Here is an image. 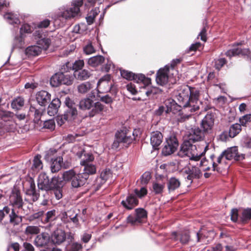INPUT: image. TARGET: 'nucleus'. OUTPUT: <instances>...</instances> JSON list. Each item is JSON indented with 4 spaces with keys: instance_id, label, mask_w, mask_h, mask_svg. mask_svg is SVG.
Here are the masks:
<instances>
[{
    "instance_id": "f257e3e1",
    "label": "nucleus",
    "mask_w": 251,
    "mask_h": 251,
    "mask_svg": "<svg viewBox=\"0 0 251 251\" xmlns=\"http://www.w3.org/2000/svg\"><path fill=\"white\" fill-rule=\"evenodd\" d=\"M175 95L179 106L182 107L178 121L183 122L199 109L200 91L195 87L183 85L177 89Z\"/></svg>"
},
{
    "instance_id": "f03ea898",
    "label": "nucleus",
    "mask_w": 251,
    "mask_h": 251,
    "mask_svg": "<svg viewBox=\"0 0 251 251\" xmlns=\"http://www.w3.org/2000/svg\"><path fill=\"white\" fill-rule=\"evenodd\" d=\"M202 153H199L196 145L192 143L189 140H185L181 145L177 155L180 157H188L191 160L198 161L201 157Z\"/></svg>"
},
{
    "instance_id": "7ed1b4c3",
    "label": "nucleus",
    "mask_w": 251,
    "mask_h": 251,
    "mask_svg": "<svg viewBox=\"0 0 251 251\" xmlns=\"http://www.w3.org/2000/svg\"><path fill=\"white\" fill-rule=\"evenodd\" d=\"M80 109L85 110H91L89 112V115L91 117L96 114L101 113L104 110V105L100 102L94 103L92 100L89 98H86L82 99L79 102Z\"/></svg>"
},
{
    "instance_id": "20e7f679",
    "label": "nucleus",
    "mask_w": 251,
    "mask_h": 251,
    "mask_svg": "<svg viewBox=\"0 0 251 251\" xmlns=\"http://www.w3.org/2000/svg\"><path fill=\"white\" fill-rule=\"evenodd\" d=\"M83 4V0H74L71 7L67 8L60 12L59 16L66 20L70 19L80 14V7Z\"/></svg>"
},
{
    "instance_id": "39448f33",
    "label": "nucleus",
    "mask_w": 251,
    "mask_h": 251,
    "mask_svg": "<svg viewBox=\"0 0 251 251\" xmlns=\"http://www.w3.org/2000/svg\"><path fill=\"white\" fill-rule=\"evenodd\" d=\"M116 139L112 144V148L117 149L121 145L127 147L132 143L133 138L124 131H118L115 135Z\"/></svg>"
},
{
    "instance_id": "423d86ee",
    "label": "nucleus",
    "mask_w": 251,
    "mask_h": 251,
    "mask_svg": "<svg viewBox=\"0 0 251 251\" xmlns=\"http://www.w3.org/2000/svg\"><path fill=\"white\" fill-rule=\"evenodd\" d=\"M120 71L121 76L126 79L134 80L137 83L142 82L144 85L151 83V79L146 77L143 74L135 75L131 72L121 69H120Z\"/></svg>"
},
{
    "instance_id": "0eeeda50",
    "label": "nucleus",
    "mask_w": 251,
    "mask_h": 251,
    "mask_svg": "<svg viewBox=\"0 0 251 251\" xmlns=\"http://www.w3.org/2000/svg\"><path fill=\"white\" fill-rule=\"evenodd\" d=\"M178 146V142L175 135H171L166 139L162 153L165 156H168L173 153Z\"/></svg>"
},
{
    "instance_id": "6e6552de",
    "label": "nucleus",
    "mask_w": 251,
    "mask_h": 251,
    "mask_svg": "<svg viewBox=\"0 0 251 251\" xmlns=\"http://www.w3.org/2000/svg\"><path fill=\"white\" fill-rule=\"evenodd\" d=\"M24 202L19 190H13L9 196V205L15 209H22Z\"/></svg>"
},
{
    "instance_id": "1a4fd4ad",
    "label": "nucleus",
    "mask_w": 251,
    "mask_h": 251,
    "mask_svg": "<svg viewBox=\"0 0 251 251\" xmlns=\"http://www.w3.org/2000/svg\"><path fill=\"white\" fill-rule=\"evenodd\" d=\"M225 157L226 160L234 159L236 161H240L245 159V154L239 153L238 148L236 146L227 148L224 151Z\"/></svg>"
},
{
    "instance_id": "9d476101",
    "label": "nucleus",
    "mask_w": 251,
    "mask_h": 251,
    "mask_svg": "<svg viewBox=\"0 0 251 251\" xmlns=\"http://www.w3.org/2000/svg\"><path fill=\"white\" fill-rule=\"evenodd\" d=\"M215 115L213 113H207L201 122V127L203 132H210L213 127Z\"/></svg>"
},
{
    "instance_id": "9b49d317",
    "label": "nucleus",
    "mask_w": 251,
    "mask_h": 251,
    "mask_svg": "<svg viewBox=\"0 0 251 251\" xmlns=\"http://www.w3.org/2000/svg\"><path fill=\"white\" fill-rule=\"evenodd\" d=\"M184 173L187 175L186 178L192 182L194 178H199L202 176V173L200 169L196 166L187 167L184 168Z\"/></svg>"
},
{
    "instance_id": "f8f14e48",
    "label": "nucleus",
    "mask_w": 251,
    "mask_h": 251,
    "mask_svg": "<svg viewBox=\"0 0 251 251\" xmlns=\"http://www.w3.org/2000/svg\"><path fill=\"white\" fill-rule=\"evenodd\" d=\"M25 195L26 197L25 198V201L29 202H35L38 200L40 194L37 193L36 191L34 182L32 181L30 182V186L29 188L26 189Z\"/></svg>"
},
{
    "instance_id": "ddd939ff",
    "label": "nucleus",
    "mask_w": 251,
    "mask_h": 251,
    "mask_svg": "<svg viewBox=\"0 0 251 251\" xmlns=\"http://www.w3.org/2000/svg\"><path fill=\"white\" fill-rule=\"evenodd\" d=\"M64 103L67 107V109L65 112V117L67 118L68 116H72L74 117L76 116L77 114V104L74 102V100L67 97L65 98Z\"/></svg>"
},
{
    "instance_id": "4468645a",
    "label": "nucleus",
    "mask_w": 251,
    "mask_h": 251,
    "mask_svg": "<svg viewBox=\"0 0 251 251\" xmlns=\"http://www.w3.org/2000/svg\"><path fill=\"white\" fill-rule=\"evenodd\" d=\"M171 71L170 69L167 66L159 69L156 75V81L157 83L161 85L166 84L168 80V74L170 73Z\"/></svg>"
},
{
    "instance_id": "2eb2a0df",
    "label": "nucleus",
    "mask_w": 251,
    "mask_h": 251,
    "mask_svg": "<svg viewBox=\"0 0 251 251\" xmlns=\"http://www.w3.org/2000/svg\"><path fill=\"white\" fill-rule=\"evenodd\" d=\"M139 201L133 194H129L125 200L121 201L122 205L126 209L131 210L138 204Z\"/></svg>"
},
{
    "instance_id": "dca6fc26",
    "label": "nucleus",
    "mask_w": 251,
    "mask_h": 251,
    "mask_svg": "<svg viewBox=\"0 0 251 251\" xmlns=\"http://www.w3.org/2000/svg\"><path fill=\"white\" fill-rule=\"evenodd\" d=\"M36 99L41 106H46L51 100V95L46 91H40L36 95Z\"/></svg>"
},
{
    "instance_id": "f3484780",
    "label": "nucleus",
    "mask_w": 251,
    "mask_h": 251,
    "mask_svg": "<svg viewBox=\"0 0 251 251\" xmlns=\"http://www.w3.org/2000/svg\"><path fill=\"white\" fill-rule=\"evenodd\" d=\"M50 179L45 173H41L38 176V187L42 190H50Z\"/></svg>"
},
{
    "instance_id": "a211bd4d",
    "label": "nucleus",
    "mask_w": 251,
    "mask_h": 251,
    "mask_svg": "<svg viewBox=\"0 0 251 251\" xmlns=\"http://www.w3.org/2000/svg\"><path fill=\"white\" fill-rule=\"evenodd\" d=\"M171 238L175 241L179 240L182 244H186L189 241L190 235L187 231H181L178 233L174 232L172 234Z\"/></svg>"
},
{
    "instance_id": "6ab92c4d",
    "label": "nucleus",
    "mask_w": 251,
    "mask_h": 251,
    "mask_svg": "<svg viewBox=\"0 0 251 251\" xmlns=\"http://www.w3.org/2000/svg\"><path fill=\"white\" fill-rule=\"evenodd\" d=\"M87 175L83 174H76L71 182L73 188H77L83 186L87 182Z\"/></svg>"
},
{
    "instance_id": "aec40b11",
    "label": "nucleus",
    "mask_w": 251,
    "mask_h": 251,
    "mask_svg": "<svg viewBox=\"0 0 251 251\" xmlns=\"http://www.w3.org/2000/svg\"><path fill=\"white\" fill-rule=\"evenodd\" d=\"M151 144L152 148L156 150L162 142L163 135L161 132L158 131H153L151 133Z\"/></svg>"
},
{
    "instance_id": "412c9836",
    "label": "nucleus",
    "mask_w": 251,
    "mask_h": 251,
    "mask_svg": "<svg viewBox=\"0 0 251 251\" xmlns=\"http://www.w3.org/2000/svg\"><path fill=\"white\" fill-rule=\"evenodd\" d=\"M51 240L54 244H60L66 239V234L64 231L57 229L51 235Z\"/></svg>"
},
{
    "instance_id": "4be33fe9",
    "label": "nucleus",
    "mask_w": 251,
    "mask_h": 251,
    "mask_svg": "<svg viewBox=\"0 0 251 251\" xmlns=\"http://www.w3.org/2000/svg\"><path fill=\"white\" fill-rule=\"evenodd\" d=\"M50 240V236L48 233L43 232L38 235L34 240V244L37 247H44L47 245Z\"/></svg>"
},
{
    "instance_id": "5701e85b",
    "label": "nucleus",
    "mask_w": 251,
    "mask_h": 251,
    "mask_svg": "<svg viewBox=\"0 0 251 251\" xmlns=\"http://www.w3.org/2000/svg\"><path fill=\"white\" fill-rule=\"evenodd\" d=\"M225 54L229 58L236 55H240L242 56H246L250 54V50L248 49H242L240 48H236L228 50Z\"/></svg>"
},
{
    "instance_id": "b1692460",
    "label": "nucleus",
    "mask_w": 251,
    "mask_h": 251,
    "mask_svg": "<svg viewBox=\"0 0 251 251\" xmlns=\"http://www.w3.org/2000/svg\"><path fill=\"white\" fill-rule=\"evenodd\" d=\"M60 105L61 101L59 99H53L48 107V114L50 116H54L57 114Z\"/></svg>"
},
{
    "instance_id": "393cba45",
    "label": "nucleus",
    "mask_w": 251,
    "mask_h": 251,
    "mask_svg": "<svg viewBox=\"0 0 251 251\" xmlns=\"http://www.w3.org/2000/svg\"><path fill=\"white\" fill-rule=\"evenodd\" d=\"M11 212L8 213L9 218V223L13 226L19 225L22 222V217L18 214V211L16 209L12 208Z\"/></svg>"
},
{
    "instance_id": "a878e982",
    "label": "nucleus",
    "mask_w": 251,
    "mask_h": 251,
    "mask_svg": "<svg viewBox=\"0 0 251 251\" xmlns=\"http://www.w3.org/2000/svg\"><path fill=\"white\" fill-rule=\"evenodd\" d=\"M77 155L79 158H81L80 164L82 166L91 163L94 159V157L92 153H85L84 151L77 152Z\"/></svg>"
},
{
    "instance_id": "bb28decb",
    "label": "nucleus",
    "mask_w": 251,
    "mask_h": 251,
    "mask_svg": "<svg viewBox=\"0 0 251 251\" xmlns=\"http://www.w3.org/2000/svg\"><path fill=\"white\" fill-rule=\"evenodd\" d=\"M203 130L199 128H195L192 129L188 136V140L191 141H198L204 137Z\"/></svg>"
},
{
    "instance_id": "cd10ccee",
    "label": "nucleus",
    "mask_w": 251,
    "mask_h": 251,
    "mask_svg": "<svg viewBox=\"0 0 251 251\" xmlns=\"http://www.w3.org/2000/svg\"><path fill=\"white\" fill-rule=\"evenodd\" d=\"M63 163V158L58 156L51 159V163L50 166L51 171L52 173H56L59 171Z\"/></svg>"
},
{
    "instance_id": "c85d7f7f",
    "label": "nucleus",
    "mask_w": 251,
    "mask_h": 251,
    "mask_svg": "<svg viewBox=\"0 0 251 251\" xmlns=\"http://www.w3.org/2000/svg\"><path fill=\"white\" fill-rule=\"evenodd\" d=\"M41 52V47L38 46H29L25 50V53L29 57L38 56Z\"/></svg>"
},
{
    "instance_id": "c756f323",
    "label": "nucleus",
    "mask_w": 251,
    "mask_h": 251,
    "mask_svg": "<svg viewBox=\"0 0 251 251\" xmlns=\"http://www.w3.org/2000/svg\"><path fill=\"white\" fill-rule=\"evenodd\" d=\"M64 182L58 176L52 177L50 182V190L57 188H62Z\"/></svg>"
},
{
    "instance_id": "7c9ffc66",
    "label": "nucleus",
    "mask_w": 251,
    "mask_h": 251,
    "mask_svg": "<svg viewBox=\"0 0 251 251\" xmlns=\"http://www.w3.org/2000/svg\"><path fill=\"white\" fill-rule=\"evenodd\" d=\"M180 185L179 180L176 177L170 178L168 182V189L169 192H172L178 188Z\"/></svg>"
},
{
    "instance_id": "2f4dec72",
    "label": "nucleus",
    "mask_w": 251,
    "mask_h": 251,
    "mask_svg": "<svg viewBox=\"0 0 251 251\" xmlns=\"http://www.w3.org/2000/svg\"><path fill=\"white\" fill-rule=\"evenodd\" d=\"M63 73L59 72L55 74L50 79V84L53 87H57L61 84V79L63 78Z\"/></svg>"
},
{
    "instance_id": "473e14b6",
    "label": "nucleus",
    "mask_w": 251,
    "mask_h": 251,
    "mask_svg": "<svg viewBox=\"0 0 251 251\" xmlns=\"http://www.w3.org/2000/svg\"><path fill=\"white\" fill-rule=\"evenodd\" d=\"M104 58L101 55H98L91 57L88 60V63L92 67H97L103 63Z\"/></svg>"
},
{
    "instance_id": "72a5a7b5",
    "label": "nucleus",
    "mask_w": 251,
    "mask_h": 251,
    "mask_svg": "<svg viewBox=\"0 0 251 251\" xmlns=\"http://www.w3.org/2000/svg\"><path fill=\"white\" fill-rule=\"evenodd\" d=\"M25 104V100L23 98L18 97L14 99L11 102V107L13 109L18 110L21 109Z\"/></svg>"
},
{
    "instance_id": "f704fd0d",
    "label": "nucleus",
    "mask_w": 251,
    "mask_h": 251,
    "mask_svg": "<svg viewBox=\"0 0 251 251\" xmlns=\"http://www.w3.org/2000/svg\"><path fill=\"white\" fill-rule=\"evenodd\" d=\"M241 131V126L239 124H234L231 125L229 129L228 134L230 137L233 138Z\"/></svg>"
},
{
    "instance_id": "c9c22d12",
    "label": "nucleus",
    "mask_w": 251,
    "mask_h": 251,
    "mask_svg": "<svg viewBox=\"0 0 251 251\" xmlns=\"http://www.w3.org/2000/svg\"><path fill=\"white\" fill-rule=\"evenodd\" d=\"M42 110L36 109L35 107L31 106L29 108V115L34 116V121L35 123H38L40 119L42 114Z\"/></svg>"
},
{
    "instance_id": "e433bc0d",
    "label": "nucleus",
    "mask_w": 251,
    "mask_h": 251,
    "mask_svg": "<svg viewBox=\"0 0 251 251\" xmlns=\"http://www.w3.org/2000/svg\"><path fill=\"white\" fill-rule=\"evenodd\" d=\"M4 18L11 25L19 24L20 23V20L17 15L14 14L12 13H7L4 15Z\"/></svg>"
},
{
    "instance_id": "4c0bfd02",
    "label": "nucleus",
    "mask_w": 251,
    "mask_h": 251,
    "mask_svg": "<svg viewBox=\"0 0 251 251\" xmlns=\"http://www.w3.org/2000/svg\"><path fill=\"white\" fill-rule=\"evenodd\" d=\"M165 186V183L162 181H157L152 184L153 192L155 194H160L163 192Z\"/></svg>"
},
{
    "instance_id": "58836bf2",
    "label": "nucleus",
    "mask_w": 251,
    "mask_h": 251,
    "mask_svg": "<svg viewBox=\"0 0 251 251\" xmlns=\"http://www.w3.org/2000/svg\"><path fill=\"white\" fill-rule=\"evenodd\" d=\"M136 217L138 223H142L147 217V213L143 208H137L135 210Z\"/></svg>"
},
{
    "instance_id": "ea45409f",
    "label": "nucleus",
    "mask_w": 251,
    "mask_h": 251,
    "mask_svg": "<svg viewBox=\"0 0 251 251\" xmlns=\"http://www.w3.org/2000/svg\"><path fill=\"white\" fill-rule=\"evenodd\" d=\"M84 167L83 174L87 175V178L89 175H93L96 173V167L95 165L92 163H88V164L83 166Z\"/></svg>"
},
{
    "instance_id": "a19ab883",
    "label": "nucleus",
    "mask_w": 251,
    "mask_h": 251,
    "mask_svg": "<svg viewBox=\"0 0 251 251\" xmlns=\"http://www.w3.org/2000/svg\"><path fill=\"white\" fill-rule=\"evenodd\" d=\"M100 11L98 9L95 8L89 12L86 17V21L89 25L92 24L95 20L96 17L98 15Z\"/></svg>"
},
{
    "instance_id": "79ce46f5",
    "label": "nucleus",
    "mask_w": 251,
    "mask_h": 251,
    "mask_svg": "<svg viewBox=\"0 0 251 251\" xmlns=\"http://www.w3.org/2000/svg\"><path fill=\"white\" fill-rule=\"evenodd\" d=\"M92 88L91 84L89 82L82 83L77 86V90L79 93L85 94Z\"/></svg>"
},
{
    "instance_id": "37998d69",
    "label": "nucleus",
    "mask_w": 251,
    "mask_h": 251,
    "mask_svg": "<svg viewBox=\"0 0 251 251\" xmlns=\"http://www.w3.org/2000/svg\"><path fill=\"white\" fill-rule=\"evenodd\" d=\"M41 156L37 155L33 159V163L32 168L35 169L36 171H39L43 168V164L41 160Z\"/></svg>"
},
{
    "instance_id": "c03bdc74",
    "label": "nucleus",
    "mask_w": 251,
    "mask_h": 251,
    "mask_svg": "<svg viewBox=\"0 0 251 251\" xmlns=\"http://www.w3.org/2000/svg\"><path fill=\"white\" fill-rule=\"evenodd\" d=\"M240 218L244 223L249 221L251 219V207L244 209Z\"/></svg>"
},
{
    "instance_id": "a18cd8bd",
    "label": "nucleus",
    "mask_w": 251,
    "mask_h": 251,
    "mask_svg": "<svg viewBox=\"0 0 251 251\" xmlns=\"http://www.w3.org/2000/svg\"><path fill=\"white\" fill-rule=\"evenodd\" d=\"M77 79L84 80L88 79L91 75L90 73L87 70L84 69L78 72L75 75Z\"/></svg>"
},
{
    "instance_id": "49530a36",
    "label": "nucleus",
    "mask_w": 251,
    "mask_h": 251,
    "mask_svg": "<svg viewBox=\"0 0 251 251\" xmlns=\"http://www.w3.org/2000/svg\"><path fill=\"white\" fill-rule=\"evenodd\" d=\"M40 232V228L37 226H28L25 229V233L26 235L37 234Z\"/></svg>"
},
{
    "instance_id": "de8ad7c7",
    "label": "nucleus",
    "mask_w": 251,
    "mask_h": 251,
    "mask_svg": "<svg viewBox=\"0 0 251 251\" xmlns=\"http://www.w3.org/2000/svg\"><path fill=\"white\" fill-rule=\"evenodd\" d=\"M63 76L61 79V84L71 85L73 84L74 78L72 75L63 73Z\"/></svg>"
},
{
    "instance_id": "09e8293b",
    "label": "nucleus",
    "mask_w": 251,
    "mask_h": 251,
    "mask_svg": "<svg viewBox=\"0 0 251 251\" xmlns=\"http://www.w3.org/2000/svg\"><path fill=\"white\" fill-rule=\"evenodd\" d=\"M37 44L38 46L41 47V50H47L50 44V40L49 38H43L39 40Z\"/></svg>"
},
{
    "instance_id": "8fccbe9b",
    "label": "nucleus",
    "mask_w": 251,
    "mask_h": 251,
    "mask_svg": "<svg viewBox=\"0 0 251 251\" xmlns=\"http://www.w3.org/2000/svg\"><path fill=\"white\" fill-rule=\"evenodd\" d=\"M148 191L145 186H142L140 189H135L134 190V195L138 198H142L147 195Z\"/></svg>"
},
{
    "instance_id": "3c124183",
    "label": "nucleus",
    "mask_w": 251,
    "mask_h": 251,
    "mask_svg": "<svg viewBox=\"0 0 251 251\" xmlns=\"http://www.w3.org/2000/svg\"><path fill=\"white\" fill-rule=\"evenodd\" d=\"M44 214V211L43 210L39 211L38 212L34 213L28 216L27 220L31 222L36 220H39L41 219Z\"/></svg>"
},
{
    "instance_id": "603ef678",
    "label": "nucleus",
    "mask_w": 251,
    "mask_h": 251,
    "mask_svg": "<svg viewBox=\"0 0 251 251\" xmlns=\"http://www.w3.org/2000/svg\"><path fill=\"white\" fill-rule=\"evenodd\" d=\"M76 174L74 170H71L65 172L63 174V178L65 181H71L73 180L74 177L75 176Z\"/></svg>"
},
{
    "instance_id": "864d4df0",
    "label": "nucleus",
    "mask_w": 251,
    "mask_h": 251,
    "mask_svg": "<svg viewBox=\"0 0 251 251\" xmlns=\"http://www.w3.org/2000/svg\"><path fill=\"white\" fill-rule=\"evenodd\" d=\"M251 122V114H246L239 119V122L241 126H246Z\"/></svg>"
},
{
    "instance_id": "5fc2aeb1",
    "label": "nucleus",
    "mask_w": 251,
    "mask_h": 251,
    "mask_svg": "<svg viewBox=\"0 0 251 251\" xmlns=\"http://www.w3.org/2000/svg\"><path fill=\"white\" fill-rule=\"evenodd\" d=\"M75 118L74 117L72 116H68L67 117H65V113L61 116H58L57 117L56 121L58 125L60 126H62L64 124L65 121L68 120H72Z\"/></svg>"
},
{
    "instance_id": "6e6d98bb",
    "label": "nucleus",
    "mask_w": 251,
    "mask_h": 251,
    "mask_svg": "<svg viewBox=\"0 0 251 251\" xmlns=\"http://www.w3.org/2000/svg\"><path fill=\"white\" fill-rule=\"evenodd\" d=\"M112 172L110 169H105L101 171L100 176L105 181H106L107 180L112 176Z\"/></svg>"
},
{
    "instance_id": "4d7b16f0",
    "label": "nucleus",
    "mask_w": 251,
    "mask_h": 251,
    "mask_svg": "<svg viewBox=\"0 0 251 251\" xmlns=\"http://www.w3.org/2000/svg\"><path fill=\"white\" fill-rule=\"evenodd\" d=\"M227 61L224 58H221L215 60V67L216 69L220 70L226 63Z\"/></svg>"
},
{
    "instance_id": "13d9d810",
    "label": "nucleus",
    "mask_w": 251,
    "mask_h": 251,
    "mask_svg": "<svg viewBox=\"0 0 251 251\" xmlns=\"http://www.w3.org/2000/svg\"><path fill=\"white\" fill-rule=\"evenodd\" d=\"M105 181L100 176L97 177L95 180L93 184V186L95 191L98 190L101 186L105 183Z\"/></svg>"
},
{
    "instance_id": "bf43d9fd",
    "label": "nucleus",
    "mask_w": 251,
    "mask_h": 251,
    "mask_svg": "<svg viewBox=\"0 0 251 251\" xmlns=\"http://www.w3.org/2000/svg\"><path fill=\"white\" fill-rule=\"evenodd\" d=\"M161 92L162 91L156 87H152L149 90L145 92L146 95L149 97H153L158 94H161Z\"/></svg>"
},
{
    "instance_id": "052dcab7",
    "label": "nucleus",
    "mask_w": 251,
    "mask_h": 251,
    "mask_svg": "<svg viewBox=\"0 0 251 251\" xmlns=\"http://www.w3.org/2000/svg\"><path fill=\"white\" fill-rule=\"evenodd\" d=\"M23 45L24 41L22 35L16 37L14 40L13 48H21Z\"/></svg>"
},
{
    "instance_id": "680f3d73",
    "label": "nucleus",
    "mask_w": 251,
    "mask_h": 251,
    "mask_svg": "<svg viewBox=\"0 0 251 251\" xmlns=\"http://www.w3.org/2000/svg\"><path fill=\"white\" fill-rule=\"evenodd\" d=\"M151 178V175L148 172H145L141 177V182L142 185H146Z\"/></svg>"
},
{
    "instance_id": "e2e57ef3",
    "label": "nucleus",
    "mask_w": 251,
    "mask_h": 251,
    "mask_svg": "<svg viewBox=\"0 0 251 251\" xmlns=\"http://www.w3.org/2000/svg\"><path fill=\"white\" fill-rule=\"evenodd\" d=\"M55 212H56V211L54 209L48 211L46 213V216L45 219L44 220V221H43L42 222L43 223H48L50 221L52 220V219L53 218V217L55 216Z\"/></svg>"
},
{
    "instance_id": "0e129e2a",
    "label": "nucleus",
    "mask_w": 251,
    "mask_h": 251,
    "mask_svg": "<svg viewBox=\"0 0 251 251\" xmlns=\"http://www.w3.org/2000/svg\"><path fill=\"white\" fill-rule=\"evenodd\" d=\"M84 61L83 60H78L75 62L73 65V69L77 71L81 70L84 66Z\"/></svg>"
},
{
    "instance_id": "69168bd1",
    "label": "nucleus",
    "mask_w": 251,
    "mask_h": 251,
    "mask_svg": "<svg viewBox=\"0 0 251 251\" xmlns=\"http://www.w3.org/2000/svg\"><path fill=\"white\" fill-rule=\"evenodd\" d=\"M166 106L167 109L166 110V113H169L172 110V107L175 105V102L173 100L168 99L165 102Z\"/></svg>"
},
{
    "instance_id": "338daca9",
    "label": "nucleus",
    "mask_w": 251,
    "mask_h": 251,
    "mask_svg": "<svg viewBox=\"0 0 251 251\" xmlns=\"http://www.w3.org/2000/svg\"><path fill=\"white\" fill-rule=\"evenodd\" d=\"M84 52L87 54H92L95 51V49L93 47L91 43H88L83 48Z\"/></svg>"
},
{
    "instance_id": "774afa93",
    "label": "nucleus",
    "mask_w": 251,
    "mask_h": 251,
    "mask_svg": "<svg viewBox=\"0 0 251 251\" xmlns=\"http://www.w3.org/2000/svg\"><path fill=\"white\" fill-rule=\"evenodd\" d=\"M32 32L31 27L30 26L26 24H23L20 28V33L22 35L24 33H29Z\"/></svg>"
}]
</instances>
